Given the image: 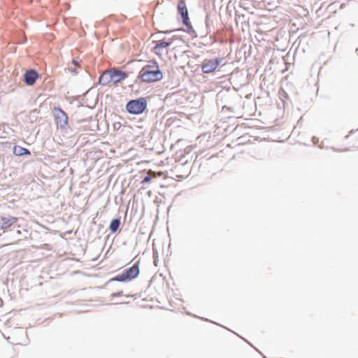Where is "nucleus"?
Segmentation results:
<instances>
[{
	"mask_svg": "<svg viewBox=\"0 0 358 358\" xmlns=\"http://www.w3.org/2000/svg\"><path fill=\"white\" fill-rule=\"evenodd\" d=\"M120 220H118V219L113 220L110 224V231L113 232H115L117 230V229L120 226Z\"/></svg>",
	"mask_w": 358,
	"mask_h": 358,
	"instance_id": "12",
	"label": "nucleus"
},
{
	"mask_svg": "<svg viewBox=\"0 0 358 358\" xmlns=\"http://www.w3.org/2000/svg\"><path fill=\"white\" fill-rule=\"evenodd\" d=\"M55 123L57 127L64 129L68 124V116L62 109L55 108L53 109Z\"/></svg>",
	"mask_w": 358,
	"mask_h": 358,
	"instance_id": "5",
	"label": "nucleus"
},
{
	"mask_svg": "<svg viewBox=\"0 0 358 358\" xmlns=\"http://www.w3.org/2000/svg\"><path fill=\"white\" fill-rule=\"evenodd\" d=\"M139 78L145 83H153L162 79L163 73L156 62L150 61L139 72Z\"/></svg>",
	"mask_w": 358,
	"mask_h": 358,
	"instance_id": "1",
	"label": "nucleus"
},
{
	"mask_svg": "<svg viewBox=\"0 0 358 358\" xmlns=\"http://www.w3.org/2000/svg\"><path fill=\"white\" fill-rule=\"evenodd\" d=\"M178 13L182 15L183 23L188 26L189 24V20L188 17V11L186 3L184 1H180L178 4Z\"/></svg>",
	"mask_w": 358,
	"mask_h": 358,
	"instance_id": "9",
	"label": "nucleus"
},
{
	"mask_svg": "<svg viewBox=\"0 0 358 358\" xmlns=\"http://www.w3.org/2000/svg\"><path fill=\"white\" fill-rule=\"evenodd\" d=\"M140 273L138 264L136 263L130 268L124 270L122 273L117 275L112 280L119 282H128L136 278Z\"/></svg>",
	"mask_w": 358,
	"mask_h": 358,
	"instance_id": "3",
	"label": "nucleus"
},
{
	"mask_svg": "<svg viewBox=\"0 0 358 358\" xmlns=\"http://www.w3.org/2000/svg\"><path fill=\"white\" fill-rule=\"evenodd\" d=\"M122 292H118L117 294L116 293L115 294H113V296H120V295L122 294Z\"/></svg>",
	"mask_w": 358,
	"mask_h": 358,
	"instance_id": "14",
	"label": "nucleus"
},
{
	"mask_svg": "<svg viewBox=\"0 0 358 358\" xmlns=\"http://www.w3.org/2000/svg\"><path fill=\"white\" fill-rule=\"evenodd\" d=\"M17 217H0V230H4L10 228L17 222Z\"/></svg>",
	"mask_w": 358,
	"mask_h": 358,
	"instance_id": "8",
	"label": "nucleus"
},
{
	"mask_svg": "<svg viewBox=\"0 0 358 358\" xmlns=\"http://www.w3.org/2000/svg\"><path fill=\"white\" fill-rule=\"evenodd\" d=\"M221 59H206L203 60L201 69L204 73L213 72L220 64Z\"/></svg>",
	"mask_w": 358,
	"mask_h": 358,
	"instance_id": "6",
	"label": "nucleus"
},
{
	"mask_svg": "<svg viewBox=\"0 0 358 358\" xmlns=\"http://www.w3.org/2000/svg\"><path fill=\"white\" fill-rule=\"evenodd\" d=\"M127 74L122 71L112 69L105 71L99 77V83L102 85H117L124 80Z\"/></svg>",
	"mask_w": 358,
	"mask_h": 358,
	"instance_id": "2",
	"label": "nucleus"
},
{
	"mask_svg": "<svg viewBox=\"0 0 358 358\" xmlns=\"http://www.w3.org/2000/svg\"><path fill=\"white\" fill-rule=\"evenodd\" d=\"M38 78V73L34 70L27 71L24 76V82L29 85H32Z\"/></svg>",
	"mask_w": 358,
	"mask_h": 358,
	"instance_id": "10",
	"label": "nucleus"
},
{
	"mask_svg": "<svg viewBox=\"0 0 358 358\" xmlns=\"http://www.w3.org/2000/svg\"><path fill=\"white\" fill-rule=\"evenodd\" d=\"M13 153L14 155L17 156H22V155H29L30 152L28 149L19 146L15 145L13 148Z\"/></svg>",
	"mask_w": 358,
	"mask_h": 358,
	"instance_id": "11",
	"label": "nucleus"
},
{
	"mask_svg": "<svg viewBox=\"0 0 358 358\" xmlns=\"http://www.w3.org/2000/svg\"><path fill=\"white\" fill-rule=\"evenodd\" d=\"M147 107V103L144 98L131 100L129 101L126 106V108L129 113L141 114Z\"/></svg>",
	"mask_w": 358,
	"mask_h": 358,
	"instance_id": "4",
	"label": "nucleus"
},
{
	"mask_svg": "<svg viewBox=\"0 0 358 358\" xmlns=\"http://www.w3.org/2000/svg\"><path fill=\"white\" fill-rule=\"evenodd\" d=\"M172 43V41L166 42L164 41H159L154 48V52L156 55L162 57L168 53V47Z\"/></svg>",
	"mask_w": 358,
	"mask_h": 358,
	"instance_id": "7",
	"label": "nucleus"
},
{
	"mask_svg": "<svg viewBox=\"0 0 358 358\" xmlns=\"http://www.w3.org/2000/svg\"><path fill=\"white\" fill-rule=\"evenodd\" d=\"M156 177V174L152 172V171H149L148 173V176L144 178V179L142 180V183H146L150 182L152 178Z\"/></svg>",
	"mask_w": 358,
	"mask_h": 358,
	"instance_id": "13",
	"label": "nucleus"
}]
</instances>
